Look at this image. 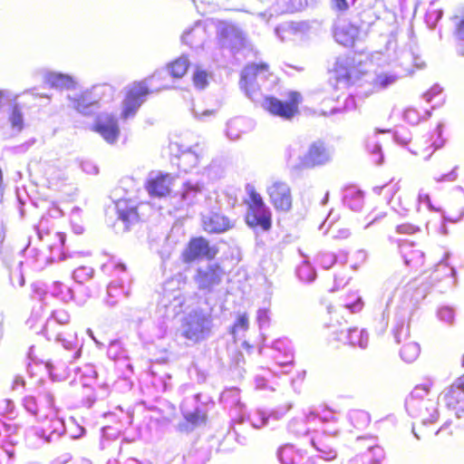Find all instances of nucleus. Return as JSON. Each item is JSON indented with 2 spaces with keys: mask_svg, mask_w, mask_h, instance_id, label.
Instances as JSON below:
<instances>
[{
  "mask_svg": "<svg viewBox=\"0 0 464 464\" xmlns=\"http://www.w3.org/2000/svg\"><path fill=\"white\" fill-rule=\"evenodd\" d=\"M185 282L181 275L167 280L162 286L160 300L156 310V319L150 331L151 342L164 338L169 323L181 312L185 303L182 287Z\"/></svg>",
  "mask_w": 464,
  "mask_h": 464,
  "instance_id": "nucleus-1",
  "label": "nucleus"
},
{
  "mask_svg": "<svg viewBox=\"0 0 464 464\" xmlns=\"http://www.w3.org/2000/svg\"><path fill=\"white\" fill-rule=\"evenodd\" d=\"M70 322L69 314L63 309H58L52 312L47 318L44 327V333L48 340H54L62 343L66 354L61 360L50 361L46 363L51 374L59 375L60 372H64L69 364L80 356L81 348L75 337H62L58 327L67 324Z\"/></svg>",
  "mask_w": 464,
  "mask_h": 464,
  "instance_id": "nucleus-2",
  "label": "nucleus"
},
{
  "mask_svg": "<svg viewBox=\"0 0 464 464\" xmlns=\"http://www.w3.org/2000/svg\"><path fill=\"white\" fill-rule=\"evenodd\" d=\"M188 66L189 61L188 57L182 55L169 63L167 69L157 71L145 82L133 83L129 88L123 102L121 116L124 119H128L136 113L149 93V85L154 87V82L165 78L167 74H170L174 78H181L187 72Z\"/></svg>",
  "mask_w": 464,
  "mask_h": 464,
  "instance_id": "nucleus-3",
  "label": "nucleus"
},
{
  "mask_svg": "<svg viewBox=\"0 0 464 464\" xmlns=\"http://www.w3.org/2000/svg\"><path fill=\"white\" fill-rule=\"evenodd\" d=\"M102 270H111V276L116 277L107 287L104 304L114 307L130 295V278L123 263H109L102 266Z\"/></svg>",
  "mask_w": 464,
  "mask_h": 464,
  "instance_id": "nucleus-4",
  "label": "nucleus"
},
{
  "mask_svg": "<svg viewBox=\"0 0 464 464\" xmlns=\"http://www.w3.org/2000/svg\"><path fill=\"white\" fill-rule=\"evenodd\" d=\"M429 388L416 386L406 399V410L412 418L420 419L422 423L433 422L438 419L437 401L427 398Z\"/></svg>",
  "mask_w": 464,
  "mask_h": 464,
  "instance_id": "nucleus-5",
  "label": "nucleus"
},
{
  "mask_svg": "<svg viewBox=\"0 0 464 464\" xmlns=\"http://www.w3.org/2000/svg\"><path fill=\"white\" fill-rule=\"evenodd\" d=\"M211 325L212 321L209 314L201 310H194L184 317L181 334L192 343H198L209 336Z\"/></svg>",
  "mask_w": 464,
  "mask_h": 464,
  "instance_id": "nucleus-6",
  "label": "nucleus"
},
{
  "mask_svg": "<svg viewBox=\"0 0 464 464\" xmlns=\"http://www.w3.org/2000/svg\"><path fill=\"white\" fill-rule=\"evenodd\" d=\"M334 420V412L329 409L308 410L301 418L294 419L289 423V430L298 437L317 432L319 423H328Z\"/></svg>",
  "mask_w": 464,
  "mask_h": 464,
  "instance_id": "nucleus-7",
  "label": "nucleus"
},
{
  "mask_svg": "<svg viewBox=\"0 0 464 464\" xmlns=\"http://www.w3.org/2000/svg\"><path fill=\"white\" fill-rule=\"evenodd\" d=\"M250 203L246 221L250 227H260L267 231L271 227V212L265 205L263 198L253 188H247Z\"/></svg>",
  "mask_w": 464,
  "mask_h": 464,
  "instance_id": "nucleus-8",
  "label": "nucleus"
},
{
  "mask_svg": "<svg viewBox=\"0 0 464 464\" xmlns=\"http://www.w3.org/2000/svg\"><path fill=\"white\" fill-rule=\"evenodd\" d=\"M270 76L268 65L266 63L247 65L241 72V88L250 99L254 100L255 93L265 85Z\"/></svg>",
  "mask_w": 464,
  "mask_h": 464,
  "instance_id": "nucleus-9",
  "label": "nucleus"
},
{
  "mask_svg": "<svg viewBox=\"0 0 464 464\" xmlns=\"http://www.w3.org/2000/svg\"><path fill=\"white\" fill-rule=\"evenodd\" d=\"M300 101L301 95L298 92H291L286 102H282L275 97H266L263 106L271 114L284 120H290L298 111Z\"/></svg>",
  "mask_w": 464,
  "mask_h": 464,
  "instance_id": "nucleus-10",
  "label": "nucleus"
},
{
  "mask_svg": "<svg viewBox=\"0 0 464 464\" xmlns=\"http://www.w3.org/2000/svg\"><path fill=\"white\" fill-rule=\"evenodd\" d=\"M42 418L43 420H48L49 422L41 430H35L33 432L43 443L56 441L66 431L64 421L58 416L54 406L47 412H44Z\"/></svg>",
  "mask_w": 464,
  "mask_h": 464,
  "instance_id": "nucleus-11",
  "label": "nucleus"
},
{
  "mask_svg": "<svg viewBox=\"0 0 464 464\" xmlns=\"http://www.w3.org/2000/svg\"><path fill=\"white\" fill-rule=\"evenodd\" d=\"M223 276L224 271L218 263H206L198 268L194 280L199 290L211 293L221 283Z\"/></svg>",
  "mask_w": 464,
  "mask_h": 464,
  "instance_id": "nucleus-12",
  "label": "nucleus"
},
{
  "mask_svg": "<svg viewBox=\"0 0 464 464\" xmlns=\"http://www.w3.org/2000/svg\"><path fill=\"white\" fill-rule=\"evenodd\" d=\"M333 152L320 140L313 142L307 152L300 159L298 168L309 169L323 166L331 161Z\"/></svg>",
  "mask_w": 464,
  "mask_h": 464,
  "instance_id": "nucleus-13",
  "label": "nucleus"
},
{
  "mask_svg": "<svg viewBox=\"0 0 464 464\" xmlns=\"http://www.w3.org/2000/svg\"><path fill=\"white\" fill-rule=\"evenodd\" d=\"M270 202L276 210L287 212L292 208V193L289 185L281 180H274L266 188Z\"/></svg>",
  "mask_w": 464,
  "mask_h": 464,
  "instance_id": "nucleus-14",
  "label": "nucleus"
},
{
  "mask_svg": "<svg viewBox=\"0 0 464 464\" xmlns=\"http://www.w3.org/2000/svg\"><path fill=\"white\" fill-rule=\"evenodd\" d=\"M218 249L215 246L209 244L208 240L199 237L192 238L184 250L185 261H194L196 259H206L210 261L215 258Z\"/></svg>",
  "mask_w": 464,
  "mask_h": 464,
  "instance_id": "nucleus-15",
  "label": "nucleus"
},
{
  "mask_svg": "<svg viewBox=\"0 0 464 464\" xmlns=\"http://www.w3.org/2000/svg\"><path fill=\"white\" fill-rule=\"evenodd\" d=\"M174 147L178 150V165L182 170L188 172L198 165L199 158L203 153V150L200 148L198 143H196L193 146L174 143L172 145V150H174Z\"/></svg>",
  "mask_w": 464,
  "mask_h": 464,
  "instance_id": "nucleus-16",
  "label": "nucleus"
},
{
  "mask_svg": "<svg viewBox=\"0 0 464 464\" xmlns=\"http://www.w3.org/2000/svg\"><path fill=\"white\" fill-rule=\"evenodd\" d=\"M220 401L226 409L230 411V416L237 423L244 422L245 405L240 401L239 390L230 388L225 390L220 395Z\"/></svg>",
  "mask_w": 464,
  "mask_h": 464,
  "instance_id": "nucleus-17",
  "label": "nucleus"
},
{
  "mask_svg": "<svg viewBox=\"0 0 464 464\" xmlns=\"http://www.w3.org/2000/svg\"><path fill=\"white\" fill-rule=\"evenodd\" d=\"M53 402V394L50 391H44L38 398L25 396L23 400L24 409L39 418H42L44 412H47L54 406Z\"/></svg>",
  "mask_w": 464,
  "mask_h": 464,
  "instance_id": "nucleus-18",
  "label": "nucleus"
},
{
  "mask_svg": "<svg viewBox=\"0 0 464 464\" xmlns=\"http://www.w3.org/2000/svg\"><path fill=\"white\" fill-rule=\"evenodd\" d=\"M94 130L111 144L116 142L120 135L117 119L109 113H102L98 116Z\"/></svg>",
  "mask_w": 464,
  "mask_h": 464,
  "instance_id": "nucleus-19",
  "label": "nucleus"
},
{
  "mask_svg": "<svg viewBox=\"0 0 464 464\" xmlns=\"http://www.w3.org/2000/svg\"><path fill=\"white\" fill-rule=\"evenodd\" d=\"M271 348L274 352L273 359L277 366L283 368L293 366L294 350L287 338L276 339L273 342Z\"/></svg>",
  "mask_w": 464,
  "mask_h": 464,
  "instance_id": "nucleus-20",
  "label": "nucleus"
},
{
  "mask_svg": "<svg viewBox=\"0 0 464 464\" xmlns=\"http://www.w3.org/2000/svg\"><path fill=\"white\" fill-rule=\"evenodd\" d=\"M202 227L208 233H223L232 227V222L217 211H208L201 217Z\"/></svg>",
  "mask_w": 464,
  "mask_h": 464,
  "instance_id": "nucleus-21",
  "label": "nucleus"
},
{
  "mask_svg": "<svg viewBox=\"0 0 464 464\" xmlns=\"http://www.w3.org/2000/svg\"><path fill=\"white\" fill-rule=\"evenodd\" d=\"M173 177L170 174H150L147 184L149 194L156 198H163L169 194Z\"/></svg>",
  "mask_w": 464,
  "mask_h": 464,
  "instance_id": "nucleus-22",
  "label": "nucleus"
},
{
  "mask_svg": "<svg viewBox=\"0 0 464 464\" xmlns=\"http://www.w3.org/2000/svg\"><path fill=\"white\" fill-rule=\"evenodd\" d=\"M118 220L121 221L125 229L138 222L139 215L135 204L131 201L121 199L115 203Z\"/></svg>",
  "mask_w": 464,
  "mask_h": 464,
  "instance_id": "nucleus-23",
  "label": "nucleus"
},
{
  "mask_svg": "<svg viewBox=\"0 0 464 464\" xmlns=\"http://www.w3.org/2000/svg\"><path fill=\"white\" fill-rule=\"evenodd\" d=\"M68 99L70 106L83 115L92 113L96 106V100L92 99L88 90L73 96L68 95Z\"/></svg>",
  "mask_w": 464,
  "mask_h": 464,
  "instance_id": "nucleus-24",
  "label": "nucleus"
},
{
  "mask_svg": "<svg viewBox=\"0 0 464 464\" xmlns=\"http://www.w3.org/2000/svg\"><path fill=\"white\" fill-rule=\"evenodd\" d=\"M359 29L349 22L340 23L334 31V38L337 43L344 46H350L358 36Z\"/></svg>",
  "mask_w": 464,
  "mask_h": 464,
  "instance_id": "nucleus-25",
  "label": "nucleus"
},
{
  "mask_svg": "<svg viewBox=\"0 0 464 464\" xmlns=\"http://www.w3.org/2000/svg\"><path fill=\"white\" fill-rule=\"evenodd\" d=\"M44 82L58 90H70L75 86L74 79L69 74L48 72L44 74Z\"/></svg>",
  "mask_w": 464,
  "mask_h": 464,
  "instance_id": "nucleus-26",
  "label": "nucleus"
},
{
  "mask_svg": "<svg viewBox=\"0 0 464 464\" xmlns=\"http://www.w3.org/2000/svg\"><path fill=\"white\" fill-rule=\"evenodd\" d=\"M411 314V307L404 308L401 311V317L396 321L392 334L397 343H401L410 337V327L409 324H406V320L410 318Z\"/></svg>",
  "mask_w": 464,
  "mask_h": 464,
  "instance_id": "nucleus-27",
  "label": "nucleus"
},
{
  "mask_svg": "<svg viewBox=\"0 0 464 464\" xmlns=\"http://www.w3.org/2000/svg\"><path fill=\"white\" fill-rule=\"evenodd\" d=\"M447 403L456 410L464 411V377L459 379L458 384L452 387L447 394Z\"/></svg>",
  "mask_w": 464,
  "mask_h": 464,
  "instance_id": "nucleus-28",
  "label": "nucleus"
},
{
  "mask_svg": "<svg viewBox=\"0 0 464 464\" xmlns=\"http://www.w3.org/2000/svg\"><path fill=\"white\" fill-rule=\"evenodd\" d=\"M203 185L198 181H188L184 184L181 193V199L185 205L190 206L194 204L198 197L203 193Z\"/></svg>",
  "mask_w": 464,
  "mask_h": 464,
  "instance_id": "nucleus-29",
  "label": "nucleus"
},
{
  "mask_svg": "<svg viewBox=\"0 0 464 464\" xmlns=\"http://www.w3.org/2000/svg\"><path fill=\"white\" fill-rule=\"evenodd\" d=\"M311 444L320 453L319 459L321 460H333L336 458V450L324 441V437L313 436L311 437Z\"/></svg>",
  "mask_w": 464,
  "mask_h": 464,
  "instance_id": "nucleus-30",
  "label": "nucleus"
},
{
  "mask_svg": "<svg viewBox=\"0 0 464 464\" xmlns=\"http://www.w3.org/2000/svg\"><path fill=\"white\" fill-rule=\"evenodd\" d=\"M277 458L281 464H297L302 455L293 445L285 444L278 449Z\"/></svg>",
  "mask_w": 464,
  "mask_h": 464,
  "instance_id": "nucleus-31",
  "label": "nucleus"
},
{
  "mask_svg": "<svg viewBox=\"0 0 464 464\" xmlns=\"http://www.w3.org/2000/svg\"><path fill=\"white\" fill-rule=\"evenodd\" d=\"M307 28V24L304 22H290L278 26L276 29V34L282 41H285L289 34L303 33Z\"/></svg>",
  "mask_w": 464,
  "mask_h": 464,
  "instance_id": "nucleus-32",
  "label": "nucleus"
},
{
  "mask_svg": "<svg viewBox=\"0 0 464 464\" xmlns=\"http://www.w3.org/2000/svg\"><path fill=\"white\" fill-rule=\"evenodd\" d=\"M219 31L222 37L227 40L231 46L236 47L243 43V33L237 26L226 24L220 27Z\"/></svg>",
  "mask_w": 464,
  "mask_h": 464,
  "instance_id": "nucleus-33",
  "label": "nucleus"
},
{
  "mask_svg": "<svg viewBox=\"0 0 464 464\" xmlns=\"http://www.w3.org/2000/svg\"><path fill=\"white\" fill-rule=\"evenodd\" d=\"M384 453L383 450L379 446L368 447V451L363 453L360 458L353 459V462L362 461V464H382Z\"/></svg>",
  "mask_w": 464,
  "mask_h": 464,
  "instance_id": "nucleus-34",
  "label": "nucleus"
},
{
  "mask_svg": "<svg viewBox=\"0 0 464 464\" xmlns=\"http://www.w3.org/2000/svg\"><path fill=\"white\" fill-rule=\"evenodd\" d=\"M283 415V412L277 411L267 415L265 411L257 410L249 417V421L252 427L260 429L268 425L270 419L279 420Z\"/></svg>",
  "mask_w": 464,
  "mask_h": 464,
  "instance_id": "nucleus-35",
  "label": "nucleus"
},
{
  "mask_svg": "<svg viewBox=\"0 0 464 464\" xmlns=\"http://www.w3.org/2000/svg\"><path fill=\"white\" fill-rule=\"evenodd\" d=\"M351 425L357 430L365 429L371 421L370 414L362 410H351L347 414Z\"/></svg>",
  "mask_w": 464,
  "mask_h": 464,
  "instance_id": "nucleus-36",
  "label": "nucleus"
},
{
  "mask_svg": "<svg viewBox=\"0 0 464 464\" xmlns=\"http://www.w3.org/2000/svg\"><path fill=\"white\" fill-rule=\"evenodd\" d=\"M50 294L63 302L76 300L74 290L60 282H53L49 288Z\"/></svg>",
  "mask_w": 464,
  "mask_h": 464,
  "instance_id": "nucleus-37",
  "label": "nucleus"
},
{
  "mask_svg": "<svg viewBox=\"0 0 464 464\" xmlns=\"http://www.w3.org/2000/svg\"><path fill=\"white\" fill-rule=\"evenodd\" d=\"M343 200L352 210L359 211L363 206V194L362 191L351 188L346 189Z\"/></svg>",
  "mask_w": 464,
  "mask_h": 464,
  "instance_id": "nucleus-38",
  "label": "nucleus"
},
{
  "mask_svg": "<svg viewBox=\"0 0 464 464\" xmlns=\"http://www.w3.org/2000/svg\"><path fill=\"white\" fill-rule=\"evenodd\" d=\"M369 343V334L364 329L357 327L350 328V345L361 349L367 348Z\"/></svg>",
  "mask_w": 464,
  "mask_h": 464,
  "instance_id": "nucleus-39",
  "label": "nucleus"
},
{
  "mask_svg": "<svg viewBox=\"0 0 464 464\" xmlns=\"http://www.w3.org/2000/svg\"><path fill=\"white\" fill-rule=\"evenodd\" d=\"M343 305L350 313H358L363 308L364 303L357 292H350L343 297Z\"/></svg>",
  "mask_w": 464,
  "mask_h": 464,
  "instance_id": "nucleus-40",
  "label": "nucleus"
},
{
  "mask_svg": "<svg viewBox=\"0 0 464 464\" xmlns=\"http://www.w3.org/2000/svg\"><path fill=\"white\" fill-rule=\"evenodd\" d=\"M295 274L304 283H311L316 278V270L312 263H300L295 268Z\"/></svg>",
  "mask_w": 464,
  "mask_h": 464,
  "instance_id": "nucleus-41",
  "label": "nucleus"
},
{
  "mask_svg": "<svg viewBox=\"0 0 464 464\" xmlns=\"http://www.w3.org/2000/svg\"><path fill=\"white\" fill-rule=\"evenodd\" d=\"M420 347L416 342L406 343L400 351L401 358L406 362H414L420 355Z\"/></svg>",
  "mask_w": 464,
  "mask_h": 464,
  "instance_id": "nucleus-42",
  "label": "nucleus"
},
{
  "mask_svg": "<svg viewBox=\"0 0 464 464\" xmlns=\"http://www.w3.org/2000/svg\"><path fill=\"white\" fill-rule=\"evenodd\" d=\"M92 99L96 100V104L103 100H111L113 95V88L109 84H100L88 90Z\"/></svg>",
  "mask_w": 464,
  "mask_h": 464,
  "instance_id": "nucleus-43",
  "label": "nucleus"
},
{
  "mask_svg": "<svg viewBox=\"0 0 464 464\" xmlns=\"http://www.w3.org/2000/svg\"><path fill=\"white\" fill-rule=\"evenodd\" d=\"M443 15V11L440 7L438 6V4L435 1H431L428 7L425 21L428 26L430 29H434L438 24V22L441 19Z\"/></svg>",
  "mask_w": 464,
  "mask_h": 464,
  "instance_id": "nucleus-44",
  "label": "nucleus"
},
{
  "mask_svg": "<svg viewBox=\"0 0 464 464\" xmlns=\"http://www.w3.org/2000/svg\"><path fill=\"white\" fill-rule=\"evenodd\" d=\"M108 357L113 361L128 360V353L123 347L121 342L118 340L111 341L107 350Z\"/></svg>",
  "mask_w": 464,
  "mask_h": 464,
  "instance_id": "nucleus-45",
  "label": "nucleus"
},
{
  "mask_svg": "<svg viewBox=\"0 0 464 464\" xmlns=\"http://www.w3.org/2000/svg\"><path fill=\"white\" fill-rule=\"evenodd\" d=\"M387 130H378L373 135L370 136L367 140L366 147L368 151L372 155V157H376L373 159L376 164H381L382 162V154L381 150V145L377 140L378 132H386Z\"/></svg>",
  "mask_w": 464,
  "mask_h": 464,
  "instance_id": "nucleus-46",
  "label": "nucleus"
},
{
  "mask_svg": "<svg viewBox=\"0 0 464 464\" xmlns=\"http://www.w3.org/2000/svg\"><path fill=\"white\" fill-rule=\"evenodd\" d=\"M24 263H13V266H10V281L11 284L15 286H24Z\"/></svg>",
  "mask_w": 464,
  "mask_h": 464,
  "instance_id": "nucleus-47",
  "label": "nucleus"
},
{
  "mask_svg": "<svg viewBox=\"0 0 464 464\" xmlns=\"http://www.w3.org/2000/svg\"><path fill=\"white\" fill-rule=\"evenodd\" d=\"M120 436L119 429L112 426H106L102 429L101 447L105 449L110 441L116 440Z\"/></svg>",
  "mask_w": 464,
  "mask_h": 464,
  "instance_id": "nucleus-48",
  "label": "nucleus"
},
{
  "mask_svg": "<svg viewBox=\"0 0 464 464\" xmlns=\"http://www.w3.org/2000/svg\"><path fill=\"white\" fill-rule=\"evenodd\" d=\"M94 269L91 266H81L73 271L72 277L77 283L82 285L92 277Z\"/></svg>",
  "mask_w": 464,
  "mask_h": 464,
  "instance_id": "nucleus-49",
  "label": "nucleus"
},
{
  "mask_svg": "<svg viewBox=\"0 0 464 464\" xmlns=\"http://www.w3.org/2000/svg\"><path fill=\"white\" fill-rule=\"evenodd\" d=\"M9 122L11 124L12 130L18 133L24 128V117L21 110L15 105L12 112L9 116Z\"/></svg>",
  "mask_w": 464,
  "mask_h": 464,
  "instance_id": "nucleus-50",
  "label": "nucleus"
},
{
  "mask_svg": "<svg viewBox=\"0 0 464 464\" xmlns=\"http://www.w3.org/2000/svg\"><path fill=\"white\" fill-rule=\"evenodd\" d=\"M398 76L394 73H380L374 79V86L384 89L396 82Z\"/></svg>",
  "mask_w": 464,
  "mask_h": 464,
  "instance_id": "nucleus-51",
  "label": "nucleus"
},
{
  "mask_svg": "<svg viewBox=\"0 0 464 464\" xmlns=\"http://www.w3.org/2000/svg\"><path fill=\"white\" fill-rule=\"evenodd\" d=\"M411 248L412 245L409 243H404L401 246V252L403 255L404 258L403 261H413L415 259H420L424 256L423 253L420 250Z\"/></svg>",
  "mask_w": 464,
  "mask_h": 464,
  "instance_id": "nucleus-52",
  "label": "nucleus"
},
{
  "mask_svg": "<svg viewBox=\"0 0 464 464\" xmlns=\"http://www.w3.org/2000/svg\"><path fill=\"white\" fill-rule=\"evenodd\" d=\"M347 61L344 59H338L335 63L334 71L337 75L338 81L348 82L351 77L350 69L346 66Z\"/></svg>",
  "mask_w": 464,
  "mask_h": 464,
  "instance_id": "nucleus-53",
  "label": "nucleus"
},
{
  "mask_svg": "<svg viewBox=\"0 0 464 464\" xmlns=\"http://www.w3.org/2000/svg\"><path fill=\"white\" fill-rule=\"evenodd\" d=\"M203 34V30L200 26H196L189 31H187L182 35V42L191 47H197L199 43L196 41V37L200 36Z\"/></svg>",
  "mask_w": 464,
  "mask_h": 464,
  "instance_id": "nucleus-54",
  "label": "nucleus"
},
{
  "mask_svg": "<svg viewBox=\"0 0 464 464\" xmlns=\"http://www.w3.org/2000/svg\"><path fill=\"white\" fill-rule=\"evenodd\" d=\"M15 406L14 401L9 399H1L0 416L12 420L15 417Z\"/></svg>",
  "mask_w": 464,
  "mask_h": 464,
  "instance_id": "nucleus-55",
  "label": "nucleus"
},
{
  "mask_svg": "<svg viewBox=\"0 0 464 464\" xmlns=\"http://www.w3.org/2000/svg\"><path fill=\"white\" fill-rule=\"evenodd\" d=\"M249 326L248 316L246 314H240L232 328V334L237 338L240 334L245 333Z\"/></svg>",
  "mask_w": 464,
  "mask_h": 464,
  "instance_id": "nucleus-56",
  "label": "nucleus"
},
{
  "mask_svg": "<svg viewBox=\"0 0 464 464\" xmlns=\"http://www.w3.org/2000/svg\"><path fill=\"white\" fill-rule=\"evenodd\" d=\"M440 321L450 325L454 323L455 312L450 306H442L437 312Z\"/></svg>",
  "mask_w": 464,
  "mask_h": 464,
  "instance_id": "nucleus-57",
  "label": "nucleus"
},
{
  "mask_svg": "<svg viewBox=\"0 0 464 464\" xmlns=\"http://www.w3.org/2000/svg\"><path fill=\"white\" fill-rule=\"evenodd\" d=\"M319 427H322L324 435L327 437H336L340 431V427L337 424V418L335 414L334 420L329 421L328 423H319Z\"/></svg>",
  "mask_w": 464,
  "mask_h": 464,
  "instance_id": "nucleus-58",
  "label": "nucleus"
},
{
  "mask_svg": "<svg viewBox=\"0 0 464 464\" xmlns=\"http://www.w3.org/2000/svg\"><path fill=\"white\" fill-rule=\"evenodd\" d=\"M271 312L268 308H259L256 312V322L260 329L269 326Z\"/></svg>",
  "mask_w": 464,
  "mask_h": 464,
  "instance_id": "nucleus-59",
  "label": "nucleus"
},
{
  "mask_svg": "<svg viewBox=\"0 0 464 464\" xmlns=\"http://www.w3.org/2000/svg\"><path fill=\"white\" fill-rule=\"evenodd\" d=\"M32 289V298L38 299L39 301H43L49 292L47 290L45 285L42 282H35L31 285Z\"/></svg>",
  "mask_w": 464,
  "mask_h": 464,
  "instance_id": "nucleus-60",
  "label": "nucleus"
},
{
  "mask_svg": "<svg viewBox=\"0 0 464 464\" xmlns=\"http://www.w3.org/2000/svg\"><path fill=\"white\" fill-rule=\"evenodd\" d=\"M208 74L207 73V72L200 69H197L193 75V82L195 87L200 90L206 88V86L208 83Z\"/></svg>",
  "mask_w": 464,
  "mask_h": 464,
  "instance_id": "nucleus-61",
  "label": "nucleus"
},
{
  "mask_svg": "<svg viewBox=\"0 0 464 464\" xmlns=\"http://www.w3.org/2000/svg\"><path fill=\"white\" fill-rule=\"evenodd\" d=\"M109 387L106 384H103L99 388L98 391H95L92 396L87 398L88 407H91L96 401L104 400L109 395Z\"/></svg>",
  "mask_w": 464,
  "mask_h": 464,
  "instance_id": "nucleus-62",
  "label": "nucleus"
},
{
  "mask_svg": "<svg viewBox=\"0 0 464 464\" xmlns=\"http://www.w3.org/2000/svg\"><path fill=\"white\" fill-rule=\"evenodd\" d=\"M346 270H347L346 267L343 266L342 271L335 274V276H334L335 287L331 290L332 292L337 290L340 287H343L344 285H346L348 284L351 276H350V275H348Z\"/></svg>",
  "mask_w": 464,
  "mask_h": 464,
  "instance_id": "nucleus-63",
  "label": "nucleus"
},
{
  "mask_svg": "<svg viewBox=\"0 0 464 464\" xmlns=\"http://www.w3.org/2000/svg\"><path fill=\"white\" fill-rule=\"evenodd\" d=\"M82 377L86 381L95 379L97 377V371L93 364L87 363L79 369Z\"/></svg>",
  "mask_w": 464,
  "mask_h": 464,
  "instance_id": "nucleus-64",
  "label": "nucleus"
}]
</instances>
